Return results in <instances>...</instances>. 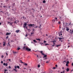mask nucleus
<instances>
[{
    "label": "nucleus",
    "instance_id": "obj_13",
    "mask_svg": "<svg viewBox=\"0 0 73 73\" xmlns=\"http://www.w3.org/2000/svg\"><path fill=\"white\" fill-rule=\"evenodd\" d=\"M19 31H20V30H18L16 31V32L17 33H19Z\"/></svg>",
    "mask_w": 73,
    "mask_h": 73
},
{
    "label": "nucleus",
    "instance_id": "obj_2",
    "mask_svg": "<svg viewBox=\"0 0 73 73\" xmlns=\"http://www.w3.org/2000/svg\"><path fill=\"white\" fill-rule=\"evenodd\" d=\"M58 38L59 39V41H61V42L63 41L64 39V38Z\"/></svg>",
    "mask_w": 73,
    "mask_h": 73
},
{
    "label": "nucleus",
    "instance_id": "obj_27",
    "mask_svg": "<svg viewBox=\"0 0 73 73\" xmlns=\"http://www.w3.org/2000/svg\"><path fill=\"white\" fill-rule=\"evenodd\" d=\"M65 73V71H63V72H61V73Z\"/></svg>",
    "mask_w": 73,
    "mask_h": 73
},
{
    "label": "nucleus",
    "instance_id": "obj_45",
    "mask_svg": "<svg viewBox=\"0 0 73 73\" xmlns=\"http://www.w3.org/2000/svg\"><path fill=\"white\" fill-rule=\"evenodd\" d=\"M6 71H7V70L6 69L5 70V72H6Z\"/></svg>",
    "mask_w": 73,
    "mask_h": 73
},
{
    "label": "nucleus",
    "instance_id": "obj_15",
    "mask_svg": "<svg viewBox=\"0 0 73 73\" xmlns=\"http://www.w3.org/2000/svg\"><path fill=\"white\" fill-rule=\"evenodd\" d=\"M34 42H37V41H36V40H33Z\"/></svg>",
    "mask_w": 73,
    "mask_h": 73
},
{
    "label": "nucleus",
    "instance_id": "obj_12",
    "mask_svg": "<svg viewBox=\"0 0 73 73\" xmlns=\"http://www.w3.org/2000/svg\"><path fill=\"white\" fill-rule=\"evenodd\" d=\"M9 41L8 43V46H9V47H11V45L9 44Z\"/></svg>",
    "mask_w": 73,
    "mask_h": 73
},
{
    "label": "nucleus",
    "instance_id": "obj_10",
    "mask_svg": "<svg viewBox=\"0 0 73 73\" xmlns=\"http://www.w3.org/2000/svg\"><path fill=\"white\" fill-rule=\"evenodd\" d=\"M66 31H69V28H68V27H66Z\"/></svg>",
    "mask_w": 73,
    "mask_h": 73
},
{
    "label": "nucleus",
    "instance_id": "obj_47",
    "mask_svg": "<svg viewBox=\"0 0 73 73\" xmlns=\"http://www.w3.org/2000/svg\"><path fill=\"white\" fill-rule=\"evenodd\" d=\"M62 69H64V67H62Z\"/></svg>",
    "mask_w": 73,
    "mask_h": 73
},
{
    "label": "nucleus",
    "instance_id": "obj_11",
    "mask_svg": "<svg viewBox=\"0 0 73 73\" xmlns=\"http://www.w3.org/2000/svg\"><path fill=\"white\" fill-rule=\"evenodd\" d=\"M13 70H14V71H15V72H17V70L16 69L14 68L13 70Z\"/></svg>",
    "mask_w": 73,
    "mask_h": 73
},
{
    "label": "nucleus",
    "instance_id": "obj_52",
    "mask_svg": "<svg viewBox=\"0 0 73 73\" xmlns=\"http://www.w3.org/2000/svg\"><path fill=\"white\" fill-rule=\"evenodd\" d=\"M29 70H30V71H31V70H32L31 69H30Z\"/></svg>",
    "mask_w": 73,
    "mask_h": 73
},
{
    "label": "nucleus",
    "instance_id": "obj_18",
    "mask_svg": "<svg viewBox=\"0 0 73 73\" xmlns=\"http://www.w3.org/2000/svg\"><path fill=\"white\" fill-rule=\"evenodd\" d=\"M55 20H56V21H57V18L56 17H55L54 18Z\"/></svg>",
    "mask_w": 73,
    "mask_h": 73
},
{
    "label": "nucleus",
    "instance_id": "obj_19",
    "mask_svg": "<svg viewBox=\"0 0 73 73\" xmlns=\"http://www.w3.org/2000/svg\"><path fill=\"white\" fill-rule=\"evenodd\" d=\"M42 3H46V1H45V0H44L43 1Z\"/></svg>",
    "mask_w": 73,
    "mask_h": 73
},
{
    "label": "nucleus",
    "instance_id": "obj_29",
    "mask_svg": "<svg viewBox=\"0 0 73 73\" xmlns=\"http://www.w3.org/2000/svg\"><path fill=\"white\" fill-rule=\"evenodd\" d=\"M20 62H21V63H23V62H22V61L21 60H20Z\"/></svg>",
    "mask_w": 73,
    "mask_h": 73
},
{
    "label": "nucleus",
    "instance_id": "obj_24",
    "mask_svg": "<svg viewBox=\"0 0 73 73\" xmlns=\"http://www.w3.org/2000/svg\"><path fill=\"white\" fill-rule=\"evenodd\" d=\"M17 67L18 69H19V68H20V67L19 66H17Z\"/></svg>",
    "mask_w": 73,
    "mask_h": 73
},
{
    "label": "nucleus",
    "instance_id": "obj_4",
    "mask_svg": "<svg viewBox=\"0 0 73 73\" xmlns=\"http://www.w3.org/2000/svg\"><path fill=\"white\" fill-rule=\"evenodd\" d=\"M27 23H25L23 25V28L25 29V27H27Z\"/></svg>",
    "mask_w": 73,
    "mask_h": 73
},
{
    "label": "nucleus",
    "instance_id": "obj_54",
    "mask_svg": "<svg viewBox=\"0 0 73 73\" xmlns=\"http://www.w3.org/2000/svg\"><path fill=\"white\" fill-rule=\"evenodd\" d=\"M26 27V29H28V27H27H27Z\"/></svg>",
    "mask_w": 73,
    "mask_h": 73
},
{
    "label": "nucleus",
    "instance_id": "obj_37",
    "mask_svg": "<svg viewBox=\"0 0 73 73\" xmlns=\"http://www.w3.org/2000/svg\"><path fill=\"white\" fill-rule=\"evenodd\" d=\"M13 53H14V54H15V53H16V52H13Z\"/></svg>",
    "mask_w": 73,
    "mask_h": 73
},
{
    "label": "nucleus",
    "instance_id": "obj_38",
    "mask_svg": "<svg viewBox=\"0 0 73 73\" xmlns=\"http://www.w3.org/2000/svg\"><path fill=\"white\" fill-rule=\"evenodd\" d=\"M46 42L45 40H44V43H45V42Z\"/></svg>",
    "mask_w": 73,
    "mask_h": 73
},
{
    "label": "nucleus",
    "instance_id": "obj_7",
    "mask_svg": "<svg viewBox=\"0 0 73 73\" xmlns=\"http://www.w3.org/2000/svg\"><path fill=\"white\" fill-rule=\"evenodd\" d=\"M3 65L4 66H5H5H8V64H7V63H6L5 64V63H4L3 64Z\"/></svg>",
    "mask_w": 73,
    "mask_h": 73
},
{
    "label": "nucleus",
    "instance_id": "obj_53",
    "mask_svg": "<svg viewBox=\"0 0 73 73\" xmlns=\"http://www.w3.org/2000/svg\"><path fill=\"white\" fill-rule=\"evenodd\" d=\"M27 36H28V35L27 34H26L25 35L26 37H27Z\"/></svg>",
    "mask_w": 73,
    "mask_h": 73
},
{
    "label": "nucleus",
    "instance_id": "obj_5",
    "mask_svg": "<svg viewBox=\"0 0 73 73\" xmlns=\"http://www.w3.org/2000/svg\"><path fill=\"white\" fill-rule=\"evenodd\" d=\"M70 33H71V34H73V30H72L71 29L70 30Z\"/></svg>",
    "mask_w": 73,
    "mask_h": 73
},
{
    "label": "nucleus",
    "instance_id": "obj_61",
    "mask_svg": "<svg viewBox=\"0 0 73 73\" xmlns=\"http://www.w3.org/2000/svg\"><path fill=\"white\" fill-rule=\"evenodd\" d=\"M42 44H43V43H42L41 44V45H42Z\"/></svg>",
    "mask_w": 73,
    "mask_h": 73
},
{
    "label": "nucleus",
    "instance_id": "obj_59",
    "mask_svg": "<svg viewBox=\"0 0 73 73\" xmlns=\"http://www.w3.org/2000/svg\"><path fill=\"white\" fill-rule=\"evenodd\" d=\"M10 24L11 25H12V23H10Z\"/></svg>",
    "mask_w": 73,
    "mask_h": 73
},
{
    "label": "nucleus",
    "instance_id": "obj_14",
    "mask_svg": "<svg viewBox=\"0 0 73 73\" xmlns=\"http://www.w3.org/2000/svg\"><path fill=\"white\" fill-rule=\"evenodd\" d=\"M66 25H65V28H67V27L66 26V25H68V23H66Z\"/></svg>",
    "mask_w": 73,
    "mask_h": 73
},
{
    "label": "nucleus",
    "instance_id": "obj_58",
    "mask_svg": "<svg viewBox=\"0 0 73 73\" xmlns=\"http://www.w3.org/2000/svg\"><path fill=\"white\" fill-rule=\"evenodd\" d=\"M30 1V0H28V2H29V1Z\"/></svg>",
    "mask_w": 73,
    "mask_h": 73
},
{
    "label": "nucleus",
    "instance_id": "obj_39",
    "mask_svg": "<svg viewBox=\"0 0 73 73\" xmlns=\"http://www.w3.org/2000/svg\"><path fill=\"white\" fill-rule=\"evenodd\" d=\"M1 64H3V61H1Z\"/></svg>",
    "mask_w": 73,
    "mask_h": 73
},
{
    "label": "nucleus",
    "instance_id": "obj_51",
    "mask_svg": "<svg viewBox=\"0 0 73 73\" xmlns=\"http://www.w3.org/2000/svg\"><path fill=\"white\" fill-rule=\"evenodd\" d=\"M37 57H38V58H39V57H38V55H37Z\"/></svg>",
    "mask_w": 73,
    "mask_h": 73
},
{
    "label": "nucleus",
    "instance_id": "obj_48",
    "mask_svg": "<svg viewBox=\"0 0 73 73\" xmlns=\"http://www.w3.org/2000/svg\"><path fill=\"white\" fill-rule=\"evenodd\" d=\"M55 66H56V67H57L58 66H57V64H56V65H55Z\"/></svg>",
    "mask_w": 73,
    "mask_h": 73
},
{
    "label": "nucleus",
    "instance_id": "obj_32",
    "mask_svg": "<svg viewBox=\"0 0 73 73\" xmlns=\"http://www.w3.org/2000/svg\"><path fill=\"white\" fill-rule=\"evenodd\" d=\"M57 47H58V46H60V45H57L56 46Z\"/></svg>",
    "mask_w": 73,
    "mask_h": 73
},
{
    "label": "nucleus",
    "instance_id": "obj_56",
    "mask_svg": "<svg viewBox=\"0 0 73 73\" xmlns=\"http://www.w3.org/2000/svg\"><path fill=\"white\" fill-rule=\"evenodd\" d=\"M6 54H7V56H8V54L7 53H6Z\"/></svg>",
    "mask_w": 73,
    "mask_h": 73
},
{
    "label": "nucleus",
    "instance_id": "obj_40",
    "mask_svg": "<svg viewBox=\"0 0 73 73\" xmlns=\"http://www.w3.org/2000/svg\"><path fill=\"white\" fill-rule=\"evenodd\" d=\"M66 66H68V64H66Z\"/></svg>",
    "mask_w": 73,
    "mask_h": 73
},
{
    "label": "nucleus",
    "instance_id": "obj_36",
    "mask_svg": "<svg viewBox=\"0 0 73 73\" xmlns=\"http://www.w3.org/2000/svg\"><path fill=\"white\" fill-rule=\"evenodd\" d=\"M9 69H11V67L10 66H9Z\"/></svg>",
    "mask_w": 73,
    "mask_h": 73
},
{
    "label": "nucleus",
    "instance_id": "obj_21",
    "mask_svg": "<svg viewBox=\"0 0 73 73\" xmlns=\"http://www.w3.org/2000/svg\"><path fill=\"white\" fill-rule=\"evenodd\" d=\"M67 64H69V61H68L66 62V63Z\"/></svg>",
    "mask_w": 73,
    "mask_h": 73
},
{
    "label": "nucleus",
    "instance_id": "obj_43",
    "mask_svg": "<svg viewBox=\"0 0 73 73\" xmlns=\"http://www.w3.org/2000/svg\"><path fill=\"white\" fill-rule=\"evenodd\" d=\"M8 36H7L6 37V39H8Z\"/></svg>",
    "mask_w": 73,
    "mask_h": 73
},
{
    "label": "nucleus",
    "instance_id": "obj_17",
    "mask_svg": "<svg viewBox=\"0 0 73 73\" xmlns=\"http://www.w3.org/2000/svg\"><path fill=\"white\" fill-rule=\"evenodd\" d=\"M55 22V20L54 19H53L52 20V22L54 23Z\"/></svg>",
    "mask_w": 73,
    "mask_h": 73
},
{
    "label": "nucleus",
    "instance_id": "obj_42",
    "mask_svg": "<svg viewBox=\"0 0 73 73\" xmlns=\"http://www.w3.org/2000/svg\"><path fill=\"white\" fill-rule=\"evenodd\" d=\"M58 24H61V22H60V21H59Z\"/></svg>",
    "mask_w": 73,
    "mask_h": 73
},
{
    "label": "nucleus",
    "instance_id": "obj_50",
    "mask_svg": "<svg viewBox=\"0 0 73 73\" xmlns=\"http://www.w3.org/2000/svg\"><path fill=\"white\" fill-rule=\"evenodd\" d=\"M14 23H16V24H17V23H16V21H15L14 22Z\"/></svg>",
    "mask_w": 73,
    "mask_h": 73
},
{
    "label": "nucleus",
    "instance_id": "obj_16",
    "mask_svg": "<svg viewBox=\"0 0 73 73\" xmlns=\"http://www.w3.org/2000/svg\"><path fill=\"white\" fill-rule=\"evenodd\" d=\"M69 68H67L66 69V71L67 72H69Z\"/></svg>",
    "mask_w": 73,
    "mask_h": 73
},
{
    "label": "nucleus",
    "instance_id": "obj_55",
    "mask_svg": "<svg viewBox=\"0 0 73 73\" xmlns=\"http://www.w3.org/2000/svg\"><path fill=\"white\" fill-rule=\"evenodd\" d=\"M72 66H73V63H72Z\"/></svg>",
    "mask_w": 73,
    "mask_h": 73
},
{
    "label": "nucleus",
    "instance_id": "obj_63",
    "mask_svg": "<svg viewBox=\"0 0 73 73\" xmlns=\"http://www.w3.org/2000/svg\"><path fill=\"white\" fill-rule=\"evenodd\" d=\"M33 11H34V9H32Z\"/></svg>",
    "mask_w": 73,
    "mask_h": 73
},
{
    "label": "nucleus",
    "instance_id": "obj_6",
    "mask_svg": "<svg viewBox=\"0 0 73 73\" xmlns=\"http://www.w3.org/2000/svg\"><path fill=\"white\" fill-rule=\"evenodd\" d=\"M28 25L29 27H33V25H35L31 24Z\"/></svg>",
    "mask_w": 73,
    "mask_h": 73
},
{
    "label": "nucleus",
    "instance_id": "obj_20",
    "mask_svg": "<svg viewBox=\"0 0 73 73\" xmlns=\"http://www.w3.org/2000/svg\"><path fill=\"white\" fill-rule=\"evenodd\" d=\"M21 48L20 47H18L17 48V50H20V49Z\"/></svg>",
    "mask_w": 73,
    "mask_h": 73
},
{
    "label": "nucleus",
    "instance_id": "obj_64",
    "mask_svg": "<svg viewBox=\"0 0 73 73\" xmlns=\"http://www.w3.org/2000/svg\"><path fill=\"white\" fill-rule=\"evenodd\" d=\"M4 73H6V72L5 71H4Z\"/></svg>",
    "mask_w": 73,
    "mask_h": 73
},
{
    "label": "nucleus",
    "instance_id": "obj_34",
    "mask_svg": "<svg viewBox=\"0 0 73 73\" xmlns=\"http://www.w3.org/2000/svg\"><path fill=\"white\" fill-rule=\"evenodd\" d=\"M4 55H2V56H1V58H4Z\"/></svg>",
    "mask_w": 73,
    "mask_h": 73
},
{
    "label": "nucleus",
    "instance_id": "obj_3",
    "mask_svg": "<svg viewBox=\"0 0 73 73\" xmlns=\"http://www.w3.org/2000/svg\"><path fill=\"white\" fill-rule=\"evenodd\" d=\"M25 50L28 51H31V49L30 48H29V47H26L25 48Z\"/></svg>",
    "mask_w": 73,
    "mask_h": 73
},
{
    "label": "nucleus",
    "instance_id": "obj_41",
    "mask_svg": "<svg viewBox=\"0 0 73 73\" xmlns=\"http://www.w3.org/2000/svg\"><path fill=\"white\" fill-rule=\"evenodd\" d=\"M53 69H56V67H54L53 68Z\"/></svg>",
    "mask_w": 73,
    "mask_h": 73
},
{
    "label": "nucleus",
    "instance_id": "obj_23",
    "mask_svg": "<svg viewBox=\"0 0 73 73\" xmlns=\"http://www.w3.org/2000/svg\"><path fill=\"white\" fill-rule=\"evenodd\" d=\"M15 69H17V66H15Z\"/></svg>",
    "mask_w": 73,
    "mask_h": 73
},
{
    "label": "nucleus",
    "instance_id": "obj_8",
    "mask_svg": "<svg viewBox=\"0 0 73 73\" xmlns=\"http://www.w3.org/2000/svg\"><path fill=\"white\" fill-rule=\"evenodd\" d=\"M11 33H6V36H8V35H11Z\"/></svg>",
    "mask_w": 73,
    "mask_h": 73
},
{
    "label": "nucleus",
    "instance_id": "obj_44",
    "mask_svg": "<svg viewBox=\"0 0 73 73\" xmlns=\"http://www.w3.org/2000/svg\"><path fill=\"white\" fill-rule=\"evenodd\" d=\"M34 31H35V29H33V32H34Z\"/></svg>",
    "mask_w": 73,
    "mask_h": 73
},
{
    "label": "nucleus",
    "instance_id": "obj_35",
    "mask_svg": "<svg viewBox=\"0 0 73 73\" xmlns=\"http://www.w3.org/2000/svg\"><path fill=\"white\" fill-rule=\"evenodd\" d=\"M23 48L24 50V49L25 48V46L24 47H23Z\"/></svg>",
    "mask_w": 73,
    "mask_h": 73
},
{
    "label": "nucleus",
    "instance_id": "obj_49",
    "mask_svg": "<svg viewBox=\"0 0 73 73\" xmlns=\"http://www.w3.org/2000/svg\"><path fill=\"white\" fill-rule=\"evenodd\" d=\"M64 24H65V23H64V22H63V25H64Z\"/></svg>",
    "mask_w": 73,
    "mask_h": 73
},
{
    "label": "nucleus",
    "instance_id": "obj_9",
    "mask_svg": "<svg viewBox=\"0 0 73 73\" xmlns=\"http://www.w3.org/2000/svg\"><path fill=\"white\" fill-rule=\"evenodd\" d=\"M5 44H6V42H5H5H3V46H5Z\"/></svg>",
    "mask_w": 73,
    "mask_h": 73
},
{
    "label": "nucleus",
    "instance_id": "obj_30",
    "mask_svg": "<svg viewBox=\"0 0 73 73\" xmlns=\"http://www.w3.org/2000/svg\"><path fill=\"white\" fill-rule=\"evenodd\" d=\"M24 65H28V64H27V63H25L24 64Z\"/></svg>",
    "mask_w": 73,
    "mask_h": 73
},
{
    "label": "nucleus",
    "instance_id": "obj_26",
    "mask_svg": "<svg viewBox=\"0 0 73 73\" xmlns=\"http://www.w3.org/2000/svg\"><path fill=\"white\" fill-rule=\"evenodd\" d=\"M38 68H40V65L39 64H38Z\"/></svg>",
    "mask_w": 73,
    "mask_h": 73
},
{
    "label": "nucleus",
    "instance_id": "obj_1",
    "mask_svg": "<svg viewBox=\"0 0 73 73\" xmlns=\"http://www.w3.org/2000/svg\"><path fill=\"white\" fill-rule=\"evenodd\" d=\"M40 53H41L42 55H43L44 56L43 57V58H45L46 57H47V55H45V54L42 53V51H41L40 52Z\"/></svg>",
    "mask_w": 73,
    "mask_h": 73
},
{
    "label": "nucleus",
    "instance_id": "obj_25",
    "mask_svg": "<svg viewBox=\"0 0 73 73\" xmlns=\"http://www.w3.org/2000/svg\"><path fill=\"white\" fill-rule=\"evenodd\" d=\"M3 7V8H7V7L5 6H4Z\"/></svg>",
    "mask_w": 73,
    "mask_h": 73
},
{
    "label": "nucleus",
    "instance_id": "obj_62",
    "mask_svg": "<svg viewBox=\"0 0 73 73\" xmlns=\"http://www.w3.org/2000/svg\"><path fill=\"white\" fill-rule=\"evenodd\" d=\"M11 60L10 59H9V61H11Z\"/></svg>",
    "mask_w": 73,
    "mask_h": 73
},
{
    "label": "nucleus",
    "instance_id": "obj_31",
    "mask_svg": "<svg viewBox=\"0 0 73 73\" xmlns=\"http://www.w3.org/2000/svg\"><path fill=\"white\" fill-rule=\"evenodd\" d=\"M34 33L33 32V33H31V35H33V34H34Z\"/></svg>",
    "mask_w": 73,
    "mask_h": 73
},
{
    "label": "nucleus",
    "instance_id": "obj_60",
    "mask_svg": "<svg viewBox=\"0 0 73 73\" xmlns=\"http://www.w3.org/2000/svg\"><path fill=\"white\" fill-rule=\"evenodd\" d=\"M69 47H70V46H68V48H69Z\"/></svg>",
    "mask_w": 73,
    "mask_h": 73
},
{
    "label": "nucleus",
    "instance_id": "obj_33",
    "mask_svg": "<svg viewBox=\"0 0 73 73\" xmlns=\"http://www.w3.org/2000/svg\"><path fill=\"white\" fill-rule=\"evenodd\" d=\"M15 5V3H14L13 5V7Z\"/></svg>",
    "mask_w": 73,
    "mask_h": 73
},
{
    "label": "nucleus",
    "instance_id": "obj_22",
    "mask_svg": "<svg viewBox=\"0 0 73 73\" xmlns=\"http://www.w3.org/2000/svg\"><path fill=\"white\" fill-rule=\"evenodd\" d=\"M36 40H39V41H40L41 40L40 39V38H36Z\"/></svg>",
    "mask_w": 73,
    "mask_h": 73
},
{
    "label": "nucleus",
    "instance_id": "obj_46",
    "mask_svg": "<svg viewBox=\"0 0 73 73\" xmlns=\"http://www.w3.org/2000/svg\"><path fill=\"white\" fill-rule=\"evenodd\" d=\"M71 25V23H69V25Z\"/></svg>",
    "mask_w": 73,
    "mask_h": 73
},
{
    "label": "nucleus",
    "instance_id": "obj_57",
    "mask_svg": "<svg viewBox=\"0 0 73 73\" xmlns=\"http://www.w3.org/2000/svg\"><path fill=\"white\" fill-rule=\"evenodd\" d=\"M48 62H49L48 61L46 62V63H48Z\"/></svg>",
    "mask_w": 73,
    "mask_h": 73
},
{
    "label": "nucleus",
    "instance_id": "obj_28",
    "mask_svg": "<svg viewBox=\"0 0 73 73\" xmlns=\"http://www.w3.org/2000/svg\"><path fill=\"white\" fill-rule=\"evenodd\" d=\"M45 44V46H46V45H49V44Z\"/></svg>",
    "mask_w": 73,
    "mask_h": 73
}]
</instances>
